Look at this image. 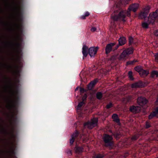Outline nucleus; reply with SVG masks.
<instances>
[{
  "label": "nucleus",
  "instance_id": "nucleus-1",
  "mask_svg": "<svg viewBox=\"0 0 158 158\" xmlns=\"http://www.w3.org/2000/svg\"><path fill=\"white\" fill-rule=\"evenodd\" d=\"M139 6V5L138 4H133L130 5L128 10H122L119 13L118 15H115L114 14V15H111V18L114 21L119 20L124 22L126 21V17L127 16L129 17L130 16V11H132L134 12H136Z\"/></svg>",
  "mask_w": 158,
  "mask_h": 158
},
{
  "label": "nucleus",
  "instance_id": "nucleus-2",
  "mask_svg": "<svg viewBox=\"0 0 158 158\" xmlns=\"http://www.w3.org/2000/svg\"><path fill=\"white\" fill-rule=\"evenodd\" d=\"M14 45L16 48V52L18 54L17 60L19 64V65H16L15 66V67L16 68L15 73L16 74H19L21 72V68L22 67V65L21 63V60L22 58V50L21 48V44L18 41H16L14 43Z\"/></svg>",
  "mask_w": 158,
  "mask_h": 158
},
{
  "label": "nucleus",
  "instance_id": "nucleus-3",
  "mask_svg": "<svg viewBox=\"0 0 158 158\" xmlns=\"http://www.w3.org/2000/svg\"><path fill=\"white\" fill-rule=\"evenodd\" d=\"M156 21L158 22V9L149 14L147 22L142 23V27L144 28L147 29L150 24H153Z\"/></svg>",
  "mask_w": 158,
  "mask_h": 158
},
{
  "label": "nucleus",
  "instance_id": "nucleus-4",
  "mask_svg": "<svg viewBox=\"0 0 158 158\" xmlns=\"http://www.w3.org/2000/svg\"><path fill=\"white\" fill-rule=\"evenodd\" d=\"M103 145L105 147L112 149L114 146V142L113 140L112 135L107 134L103 135L102 138Z\"/></svg>",
  "mask_w": 158,
  "mask_h": 158
},
{
  "label": "nucleus",
  "instance_id": "nucleus-5",
  "mask_svg": "<svg viewBox=\"0 0 158 158\" xmlns=\"http://www.w3.org/2000/svg\"><path fill=\"white\" fill-rule=\"evenodd\" d=\"M150 9L151 7L149 6H147L143 8L142 11L139 14V18L142 19H144L145 20V19L147 17Z\"/></svg>",
  "mask_w": 158,
  "mask_h": 158
},
{
  "label": "nucleus",
  "instance_id": "nucleus-6",
  "mask_svg": "<svg viewBox=\"0 0 158 158\" xmlns=\"http://www.w3.org/2000/svg\"><path fill=\"white\" fill-rule=\"evenodd\" d=\"M118 45H116L115 43H111L107 44L106 47L105 52L106 54H109L112 51H114L119 47Z\"/></svg>",
  "mask_w": 158,
  "mask_h": 158
},
{
  "label": "nucleus",
  "instance_id": "nucleus-7",
  "mask_svg": "<svg viewBox=\"0 0 158 158\" xmlns=\"http://www.w3.org/2000/svg\"><path fill=\"white\" fill-rule=\"evenodd\" d=\"M98 122L97 118H94L92 119L91 121H88L84 124V127L85 128H87L89 129H91L95 127Z\"/></svg>",
  "mask_w": 158,
  "mask_h": 158
},
{
  "label": "nucleus",
  "instance_id": "nucleus-8",
  "mask_svg": "<svg viewBox=\"0 0 158 158\" xmlns=\"http://www.w3.org/2000/svg\"><path fill=\"white\" fill-rule=\"evenodd\" d=\"M22 8L21 6H18L17 5L15 6V10L16 11L17 16L18 20L20 22L19 24H23V12Z\"/></svg>",
  "mask_w": 158,
  "mask_h": 158
},
{
  "label": "nucleus",
  "instance_id": "nucleus-9",
  "mask_svg": "<svg viewBox=\"0 0 158 158\" xmlns=\"http://www.w3.org/2000/svg\"><path fill=\"white\" fill-rule=\"evenodd\" d=\"M133 52V50L131 48H129L125 50L120 55L119 57V60H125L127 56L132 54Z\"/></svg>",
  "mask_w": 158,
  "mask_h": 158
},
{
  "label": "nucleus",
  "instance_id": "nucleus-10",
  "mask_svg": "<svg viewBox=\"0 0 158 158\" xmlns=\"http://www.w3.org/2000/svg\"><path fill=\"white\" fill-rule=\"evenodd\" d=\"M156 103V105H158V94L157 96ZM155 117L158 118V106L154 108L153 110L151 112L148 116V119H151Z\"/></svg>",
  "mask_w": 158,
  "mask_h": 158
},
{
  "label": "nucleus",
  "instance_id": "nucleus-11",
  "mask_svg": "<svg viewBox=\"0 0 158 158\" xmlns=\"http://www.w3.org/2000/svg\"><path fill=\"white\" fill-rule=\"evenodd\" d=\"M19 97H15V100H11L10 101V104L9 106V107L10 109L13 108L16 110L17 109L19 105Z\"/></svg>",
  "mask_w": 158,
  "mask_h": 158
},
{
  "label": "nucleus",
  "instance_id": "nucleus-12",
  "mask_svg": "<svg viewBox=\"0 0 158 158\" xmlns=\"http://www.w3.org/2000/svg\"><path fill=\"white\" fill-rule=\"evenodd\" d=\"M145 86V83L143 82L139 81L131 84V87L132 88H137L144 87Z\"/></svg>",
  "mask_w": 158,
  "mask_h": 158
},
{
  "label": "nucleus",
  "instance_id": "nucleus-13",
  "mask_svg": "<svg viewBox=\"0 0 158 158\" xmlns=\"http://www.w3.org/2000/svg\"><path fill=\"white\" fill-rule=\"evenodd\" d=\"M80 134V133L79 131L77 130L73 133V134L71 135V138L70 139V143L71 145L73 144L76 139H78L77 138Z\"/></svg>",
  "mask_w": 158,
  "mask_h": 158
},
{
  "label": "nucleus",
  "instance_id": "nucleus-14",
  "mask_svg": "<svg viewBox=\"0 0 158 158\" xmlns=\"http://www.w3.org/2000/svg\"><path fill=\"white\" fill-rule=\"evenodd\" d=\"M141 107L139 106H135L134 105L131 106L129 107L130 111L134 114H136L141 111Z\"/></svg>",
  "mask_w": 158,
  "mask_h": 158
},
{
  "label": "nucleus",
  "instance_id": "nucleus-15",
  "mask_svg": "<svg viewBox=\"0 0 158 158\" xmlns=\"http://www.w3.org/2000/svg\"><path fill=\"white\" fill-rule=\"evenodd\" d=\"M137 101L138 104L141 106L145 105L148 102V100L144 97H139Z\"/></svg>",
  "mask_w": 158,
  "mask_h": 158
},
{
  "label": "nucleus",
  "instance_id": "nucleus-16",
  "mask_svg": "<svg viewBox=\"0 0 158 158\" xmlns=\"http://www.w3.org/2000/svg\"><path fill=\"white\" fill-rule=\"evenodd\" d=\"M98 49V47H91L89 49V54L91 57L94 56L96 53L97 50Z\"/></svg>",
  "mask_w": 158,
  "mask_h": 158
},
{
  "label": "nucleus",
  "instance_id": "nucleus-17",
  "mask_svg": "<svg viewBox=\"0 0 158 158\" xmlns=\"http://www.w3.org/2000/svg\"><path fill=\"white\" fill-rule=\"evenodd\" d=\"M98 81V80L97 79H95L90 82L87 86L88 89L89 90H91Z\"/></svg>",
  "mask_w": 158,
  "mask_h": 158
},
{
  "label": "nucleus",
  "instance_id": "nucleus-18",
  "mask_svg": "<svg viewBox=\"0 0 158 158\" xmlns=\"http://www.w3.org/2000/svg\"><path fill=\"white\" fill-rule=\"evenodd\" d=\"M82 49V53L83 54V59H84V57H87L89 54V49L88 47L85 45L83 46Z\"/></svg>",
  "mask_w": 158,
  "mask_h": 158
},
{
  "label": "nucleus",
  "instance_id": "nucleus-19",
  "mask_svg": "<svg viewBox=\"0 0 158 158\" xmlns=\"http://www.w3.org/2000/svg\"><path fill=\"white\" fill-rule=\"evenodd\" d=\"M13 95H15V97H19V85L16 84L15 85V89L14 91H11Z\"/></svg>",
  "mask_w": 158,
  "mask_h": 158
},
{
  "label": "nucleus",
  "instance_id": "nucleus-20",
  "mask_svg": "<svg viewBox=\"0 0 158 158\" xmlns=\"http://www.w3.org/2000/svg\"><path fill=\"white\" fill-rule=\"evenodd\" d=\"M16 28V30L19 31L21 34L23 32V25L22 23L18 24L16 23L15 24Z\"/></svg>",
  "mask_w": 158,
  "mask_h": 158
},
{
  "label": "nucleus",
  "instance_id": "nucleus-21",
  "mask_svg": "<svg viewBox=\"0 0 158 158\" xmlns=\"http://www.w3.org/2000/svg\"><path fill=\"white\" fill-rule=\"evenodd\" d=\"M112 118L113 119V121L114 122H115L117 123H120V119L117 114H113L112 116Z\"/></svg>",
  "mask_w": 158,
  "mask_h": 158
},
{
  "label": "nucleus",
  "instance_id": "nucleus-22",
  "mask_svg": "<svg viewBox=\"0 0 158 158\" xmlns=\"http://www.w3.org/2000/svg\"><path fill=\"white\" fill-rule=\"evenodd\" d=\"M149 73V71L147 70H144L142 69L140 72L139 74L141 76L146 77Z\"/></svg>",
  "mask_w": 158,
  "mask_h": 158
},
{
  "label": "nucleus",
  "instance_id": "nucleus-23",
  "mask_svg": "<svg viewBox=\"0 0 158 158\" xmlns=\"http://www.w3.org/2000/svg\"><path fill=\"white\" fill-rule=\"evenodd\" d=\"M119 45H123L126 43V39L124 37H121L118 40Z\"/></svg>",
  "mask_w": 158,
  "mask_h": 158
},
{
  "label": "nucleus",
  "instance_id": "nucleus-24",
  "mask_svg": "<svg viewBox=\"0 0 158 158\" xmlns=\"http://www.w3.org/2000/svg\"><path fill=\"white\" fill-rule=\"evenodd\" d=\"M112 135L114 136L116 140L118 139L121 136V135L120 132H116L112 133Z\"/></svg>",
  "mask_w": 158,
  "mask_h": 158
},
{
  "label": "nucleus",
  "instance_id": "nucleus-25",
  "mask_svg": "<svg viewBox=\"0 0 158 158\" xmlns=\"http://www.w3.org/2000/svg\"><path fill=\"white\" fill-rule=\"evenodd\" d=\"M151 77L152 78H155L158 77V71L156 70H153L151 73Z\"/></svg>",
  "mask_w": 158,
  "mask_h": 158
},
{
  "label": "nucleus",
  "instance_id": "nucleus-26",
  "mask_svg": "<svg viewBox=\"0 0 158 158\" xmlns=\"http://www.w3.org/2000/svg\"><path fill=\"white\" fill-rule=\"evenodd\" d=\"M103 97V94L101 92H98L96 94V97L99 100H101Z\"/></svg>",
  "mask_w": 158,
  "mask_h": 158
},
{
  "label": "nucleus",
  "instance_id": "nucleus-27",
  "mask_svg": "<svg viewBox=\"0 0 158 158\" xmlns=\"http://www.w3.org/2000/svg\"><path fill=\"white\" fill-rule=\"evenodd\" d=\"M75 148L76 152L77 153H81L83 151L84 149L82 147L76 146Z\"/></svg>",
  "mask_w": 158,
  "mask_h": 158
},
{
  "label": "nucleus",
  "instance_id": "nucleus-28",
  "mask_svg": "<svg viewBox=\"0 0 158 158\" xmlns=\"http://www.w3.org/2000/svg\"><path fill=\"white\" fill-rule=\"evenodd\" d=\"M128 77L131 80L133 81L134 79V78L133 76V73L131 71H129L128 73Z\"/></svg>",
  "mask_w": 158,
  "mask_h": 158
},
{
  "label": "nucleus",
  "instance_id": "nucleus-29",
  "mask_svg": "<svg viewBox=\"0 0 158 158\" xmlns=\"http://www.w3.org/2000/svg\"><path fill=\"white\" fill-rule=\"evenodd\" d=\"M151 122L148 121H147L145 122V128L146 129H148L152 127Z\"/></svg>",
  "mask_w": 158,
  "mask_h": 158
},
{
  "label": "nucleus",
  "instance_id": "nucleus-30",
  "mask_svg": "<svg viewBox=\"0 0 158 158\" xmlns=\"http://www.w3.org/2000/svg\"><path fill=\"white\" fill-rule=\"evenodd\" d=\"M142 68L140 66H137L135 67L134 69L135 70L138 72L139 73H140L142 69Z\"/></svg>",
  "mask_w": 158,
  "mask_h": 158
},
{
  "label": "nucleus",
  "instance_id": "nucleus-31",
  "mask_svg": "<svg viewBox=\"0 0 158 158\" xmlns=\"http://www.w3.org/2000/svg\"><path fill=\"white\" fill-rule=\"evenodd\" d=\"M90 15V13L88 11H86L85 12L84 15H82L81 16V18L83 19H85L86 17L89 16Z\"/></svg>",
  "mask_w": 158,
  "mask_h": 158
},
{
  "label": "nucleus",
  "instance_id": "nucleus-32",
  "mask_svg": "<svg viewBox=\"0 0 158 158\" xmlns=\"http://www.w3.org/2000/svg\"><path fill=\"white\" fill-rule=\"evenodd\" d=\"M137 60H134L132 61H128L127 62V65H132L133 64L137 62Z\"/></svg>",
  "mask_w": 158,
  "mask_h": 158
},
{
  "label": "nucleus",
  "instance_id": "nucleus-33",
  "mask_svg": "<svg viewBox=\"0 0 158 158\" xmlns=\"http://www.w3.org/2000/svg\"><path fill=\"white\" fill-rule=\"evenodd\" d=\"M139 134L135 135L133 136L131 138V139L132 141H135L137 140L139 137Z\"/></svg>",
  "mask_w": 158,
  "mask_h": 158
},
{
  "label": "nucleus",
  "instance_id": "nucleus-34",
  "mask_svg": "<svg viewBox=\"0 0 158 158\" xmlns=\"http://www.w3.org/2000/svg\"><path fill=\"white\" fill-rule=\"evenodd\" d=\"M85 104V102L83 101H82L79 102L78 103V104L77 106V109H79L83 105Z\"/></svg>",
  "mask_w": 158,
  "mask_h": 158
},
{
  "label": "nucleus",
  "instance_id": "nucleus-35",
  "mask_svg": "<svg viewBox=\"0 0 158 158\" xmlns=\"http://www.w3.org/2000/svg\"><path fill=\"white\" fill-rule=\"evenodd\" d=\"M113 106V104L112 102H110L106 105V107L107 109H109Z\"/></svg>",
  "mask_w": 158,
  "mask_h": 158
},
{
  "label": "nucleus",
  "instance_id": "nucleus-36",
  "mask_svg": "<svg viewBox=\"0 0 158 158\" xmlns=\"http://www.w3.org/2000/svg\"><path fill=\"white\" fill-rule=\"evenodd\" d=\"M104 156L103 154H98L96 156V158H103Z\"/></svg>",
  "mask_w": 158,
  "mask_h": 158
},
{
  "label": "nucleus",
  "instance_id": "nucleus-37",
  "mask_svg": "<svg viewBox=\"0 0 158 158\" xmlns=\"http://www.w3.org/2000/svg\"><path fill=\"white\" fill-rule=\"evenodd\" d=\"M133 38L132 37H130L129 38V43L130 44H131L133 42Z\"/></svg>",
  "mask_w": 158,
  "mask_h": 158
},
{
  "label": "nucleus",
  "instance_id": "nucleus-38",
  "mask_svg": "<svg viewBox=\"0 0 158 158\" xmlns=\"http://www.w3.org/2000/svg\"><path fill=\"white\" fill-rule=\"evenodd\" d=\"M10 153L14 155L15 154V149L14 147H11L10 148Z\"/></svg>",
  "mask_w": 158,
  "mask_h": 158
},
{
  "label": "nucleus",
  "instance_id": "nucleus-39",
  "mask_svg": "<svg viewBox=\"0 0 158 158\" xmlns=\"http://www.w3.org/2000/svg\"><path fill=\"white\" fill-rule=\"evenodd\" d=\"M80 91L81 93H83L86 91V90L84 88L80 87Z\"/></svg>",
  "mask_w": 158,
  "mask_h": 158
},
{
  "label": "nucleus",
  "instance_id": "nucleus-40",
  "mask_svg": "<svg viewBox=\"0 0 158 158\" xmlns=\"http://www.w3.org/2000/svg\"><path fill=\"white\" fill-rule=\"evenodd\" d=\"M87 98V95L86 94H85L83 96L82 98V101L84 102V101H85Z\"/></svg>",
  "mask_w": 158,
  "mask_h": 158
},
{
  "label": "nucleus",
  "instance_id": "nucleus-41",
  "mask_svg": "<svg viewBox=\"0 0 158 158\" xmlns=\"http://www.w3.org/2000/svg\"><path fill=\"white\" fill-rule=\"evenodd\" d=\"M155 60L156 62H158V52L156 53L155 55Z\"/></svg>",
  "mask_w": 158,
  "mask_h": 158
},
{
  "label": "nucleus",
  "instance_id": "nucleus-42",
  "mask_svg": "<svg viewBox=\"0 0 158 158\" xmlns=\"http://www.w3.org/2000/svg\"><path fill=\"white\" fill-rule=\"evenodd\" d=\"M91 31L92 32H94L96 30V28L95 27H93L91 29Z\"/></svg>",
  "mask_w": 158,
  "mask_h": 158
},
{
  "label": "nucleus",
  "instance_id": "nucleus-43",
  "mask_svg": "<svg viewBox=\"0 0 158 158\" xmlns=\"http://www.w3.org/2000/svg\"><path fill=\"white\" fill-rule=\"evenodd\" d=\"M154 34L155 36H158V30H156L154 32Z\"/></svg>",
  "mask_w": 158,
  "mask_h": 158
},
{
  "label": "nucleus",
  "instance_id": "nucleus-44",
  "mask_svg": "<svg viewBox=\"0 0 158 158\" xmlns=\"http://www.w3.org/2000/svg\"><path fill=\"white\" fill-rule=\"evenodd\" d=\"M16 81L18 83H19V79H18V78L16 80Z\"/></svg>",
  "mask_w": 158,
  "mask_h": 158
},
{
  "label": "nucleus",
  "instance_id": "nucleus-45",
  "mask_svg": "<svg viewBox=\"0 0 158 158\" xmlns=\"http://www.w3.org/2000/svg\"><path fill=\"white\" fill-rule=\"evenodd\" d=\"M13 118L14 121L15 122L16 121V118H15L14 116H13Z\"/></svg>",
  "mask_w": 158,
  "mask_h": 158
},
{
  "label": "nucleus",
  "instance_id": "nucleus-46",
  "mask_svg": "<svg viewBox=\"0 0 158 158\" xmlns=\"http://www.w3.org/2000/svg\"><path fill=\"white\" fill-rule=\"evenodd\" d=\"M2 129L3 131H4L5 132H6V131L5 129L4 128V127H2Z\"/></svg>",
  "mask_w": 158,
  "mask_h": 158
},
{
  "label": "nucleus",
  "instance_id": "nucleus-47",
  "mask_svg": "<svg viewBox=\"0 0 158 158\" xmlns=\"http://www.w3.org/2000/svg\"><path fill=\"white\" fill-rule=\"evenodd\" d=\"M17 76V77H20V73H19V74H16Z\"/></svg>",
  "mask_w": 158,
  "mask_h": 158
},
{
  "label": "nucleus",
  "instance_id": "nucleus-48",
  "mask_svg": "<svg viewBox=\"0 0 158 158\" xmlns=\"http://www.w3.org/2000/svg\"><path fill=\"white\" fill-rule=\"evenodd\" d=\"M10 87L11 88H12V87H13V85H12V84L11 83V81H10Z\"/></svg>",
  "mask_w": 158,
  "mask_h": 158
},
{
  "label": "nucleus",
  "instance_id": "nucleus-49",
  "mask_svg": "<svg viewBox=\"0 0 158 158\" xmlns=\"http://www.w3.org/2000/svg\"><path fill=\"white\" fill-rule=\"evenodd\" d=\"M78 87H77L75 89V91H77V90H78Z\"/></svg>",
  "mask_w": 158,
  "mask_h": 158
},
{
  "label": "nucleus",
  "instance_id": "nucleus-50",
  "mask_svg": "<svg viewBox=\"0 0 158 158\" xmlns=\"http://www.w3.org/2000/svg\"><path fill=\"white\" fill-rule=\"evenodd\" d=\"M12 158H16V157L15 156H14Z\"/></svg>",
  "mask_w": 158,
  "mask_h": 158
},
{
  "label": "nucleus",
  "instance_id": "nucleus-51",
  "mask_svg": "<svg viewBox=\"0 0 158 158\" xmlns=\"http://www.w3.org/2000/svg\"><path fill=\"white\" fill-rule=\"evenodd\" d=\"M126 1H130V0H126Z\"/></svg>",
  "mask_w": 158,
  "mask_h": 158
},
{
  "label": "nucleus",
  "instance_id": "nucleus-52",
  "mask_svg": "<svg viewBox=\"0 0 158 158\" xmlns=\"http://www.w3.org/2000/svg\"><path fill=\"white\" fill-rule=\"evenodd\" d=\"M12 135H13V136L14 135V134H13V133H12Z\"/></svg>",
  "mask_w": 158,
  "mask_h": 158
},
{
  "label": "nucleus",
  "instance_id": "nucleus-53",
  "mask_svg": "<svg viewBox=\"0 0 158 158\" xmlns=\"http://www.w3.org/2000/svg\"><path fill=\"white\" fill-rule=\"evenodd\" d=\"M0 126H1V124H0Z\"/></svg>",
  "mask_w": 158,
  "mask_h": 158
},
{
  "label": "nucleus",
  "instance_id": "nucleus-54",
  "mask_svg": "<svg viewBox=\"0 0 158 158\" xmlns=\"http://www.w3.org/2000/svg\"><path fill=\"white\" fill-rule=\"evenodd\" d=\"M157 158H158V157H157Z\"/></svg>",
  "mask_w": 158,
  "mask_h": 158
}]
</instances>
